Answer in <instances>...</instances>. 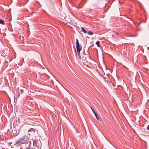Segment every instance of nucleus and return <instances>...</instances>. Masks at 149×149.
Returning a JSON list of instances; mask_svg holds the SVG:
<instances>
[{
    "mask_svg": "<svg viewBox=\"0 0 149 149\" xmlns=\"http://www.w3.org/2000/svg\"><path fill=\"white\" fill-rule=\"evenodd\" d=\"M29 140V138L25 135L19 139V141H17V143H18L19 142L21 143H26L28 142Z\"/></svg>",
    "mask_w": 149,
    "mask_h": 149,
    "instance_id": "obj_1",
    "label": "nucleus"
},
{
    "mask_svg": "<svg viewBox=\"0 0 149 149\" xmlns=\"http://www.w3.org/2000/svg\"><path fill=\"white\" fill-rule=\"evenodd\" d=\"M76 44L77 52L78 53V55L79 56V58L81 59V57H80V52L82 49V47L79 44L78 40L77 39H76Z\"/></svg>",
    "mask_w": 149,
    "mask_h": 149,
    "instance_id": "obj_2",
    "label": "nucleus"
},
{
    "mask_svg": "<svg viewBox=\"0 0 149 149\" xmlns=\"http://www.w3.org/2000/svg\"><path fill=\"white\" fill-rule=\"evenodd\" d=\"M36 131V130L33 128H30L28 131V132H33V133H35Z\"/></svg>",
    "mask_w": 149,
    "mask_h": 149,
    "instance_id": "obj_3",
    "label": "nucleus"
},
{
    "mask_svg": "<svg viewBox=\"0 0 149 149\" xmlns=\"http://www.w3.org/2000/svg\"><path fill=\"white\" fill-rule=\"evenodd\" d=\"M38 142V139L35 140L33 141V145L35 146H37V143Z\"/></svg>",
    "mask_w": 149,
    "mask_h": 149,
    "instance_id": "obj_4",
    "label": "nucleus"
},
{
    "mask_svg": "<svg viewBox=\"0 0 149 149\" xmlns=\"http://www.w3.org/2000/svg\"><path fill=\"white\" fill-rule=\"evenodd\" d=\"M81 31H82L84 33H87V31L83 27H81Z\"/></svg>",
    "mask_w": 149,
    "mask_h": 149,
    "instance_id": "obj_5",
    "label": "nucleus"
},
{
    "mask_svg": "<svg viewBox=\"0 0 149 149\" xmlns=\"http://www.w3.org/2000/svg\"><path fill=\"white\" fill-rule=\"evenodd\" d=\"M96 44L97 45V47H100V42L99 41H97L96 42Z\"/></svg>",
    "mask_w": 149,
    "mask_h": 149,
    "instance_id": "obj_6",
    "label": "nucleus"
},
{
    "mask_svg": "<svg viewBox=\"0 0 149 149\" xmlns=\"http://www.w3.org/2000/svg\"><path fill=\"white\" fill-rule=\"evenodd\" d=\"M94 115H95L96 118L98 120H99V118L98 117L97 114V113H94Z\"/></svg>",
    "mask_w": 149,
    "mask_h": 149,
    "instance_id": "obj_7",
    "label": "nucleus"
},
{
    "mask_svg": "<svg viewBox=\"0 0 149 149\" xmlns=\"http://www.w3.org/2000/svg\"><path fill=\"white\" fill-rule=\"evenodd\" d=\"M0 24H4V22L3 20L0 19Z\"/></svg>",
    "mask_w": 149,
    "mask_h": 149,
    "instance_id": "obj_8",
    "label": "nucleus"
},
{
    "mask_svg": "<svg viewBox=\"0 0 149 149\" xmlns=\"http://www.w3.org/2000/svg\"><path fill=\"white\" fill-rule=\"evenodd\" d=\"M88 34H89L91 35H92L93 34V33L92 31H89L88 32Z\"/></svg>",
    "mask_w": 149,
    "mask_h": 149,
    "instance_id": "obj_9",
    "label": "nucleus"
},
{
    "mask_svg": "<svg viewBox=\"0 0 149 149\" xmlns=\"http://www.w3.org/2000/svg\"><path fill=\"white\" fill-rule=\"evenodd\" d=\"M90 108L91 109L92 111L94 113H96V112L95 111L94 109H93V107H90Z\"/></svg>",
    "mask_w": 149,
    "mask_h": 149,
    "instance_id": "obj_10",
    "label": "nucleus"
},
{
    "mask_svg": "<svg viewBox=\"0 0 149 149\" xmlns=\"http://www.w3.org/2000/svg\"><path fill=\"white\" fill-rule=\"evenodd\" d=\"M19 91L21 93H22L23 92V89H20Z\"/></svg>",
    "mask_w": 149,
    "mask_h": 149,
    "instance_id": "obj_11",
    "label": "nucleus"
},
{
    "mask_svg": "<svg viewBox=\"0 0 149 149\" xmlns=\"http://www.w3.org/2000/svg\"><path fill=\"white\" fill-rule=\"evenodd\" d=\"M146 129L148 130H149V125H148V126H147L146 128Z\"/></svg>",
    "mask_w": 149,
    "mask_h": 149,
    "instance_id": "obj_12",
    "label": "nucleus"
},
{
    "mask_svg": "<svg viewBox=\"0 0 149 149\" xmlns=\"http://www.w3.org/2000/svg\"><path fill=\"white\" fill-rule=\"evenodd\" d=\"M27 149H33L32 148H28Z\"/></svg>",
    "mask_w": 149,
    "mask_h": 149,
    "instance_id": "obj_13",
    "label": "nucleus"
},
{
    "mask_svg": "<svg viewBox=\"0 0 149 149\" xmlns=\"http://www.w3.org/2000/svg\"><path fill=\"white\" fill-rule=\"evenodd\" d=\"M85 65L86 66H87V65L86 64Z\"/></svg>",
    "mask_w": 149,
    "mask_h": 149,
    "instance_id": "obj_14",
    "label": "nucleus"
}]
</instances>
